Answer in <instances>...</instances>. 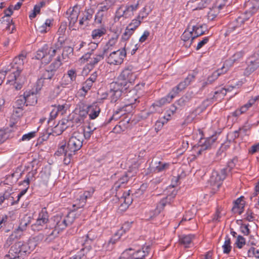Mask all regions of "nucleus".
<instances>
[{"label":"nucleus","instance_id":"obj_1","mask_svg":"<svg viewBox=\"0 0 259 259\" xmlns=\"http://www.w3.org/2000/svg\"><path fill=\"white\" fill-rule=\"evenodd\" d=\"M26 57V55L20 54L14 59L10 69L0 71V85L3 83L6 74L9 73L7 83L13 85V88L16 90L21 89L26 80L25 77L21 74Z\"/></svg>","mask_w":259,"mask_h":259},{"label":"nucleus","instance_id":"obj_2","mask_svg":"<svg viewBox=\"0 0 259 259\" xmlns=\"http://www.w3.org/2000/svg\"><path fill=\"white\" fill-rule=\"evenodd\" d=\"M64 39L59 36L57 41L48 48L45 63H49L53 60L52 64L61 66L63 63L68 62L70 56L72 55L73 49L70 46H64Z\"/></svg>","mask_w":259,"mask_h":259},{"label":"nucleus","instance_id":"obj_3","mask_svg":"<svg viewBox=\"0 0 259 259\" xmlns=\"http://www.w3.org/2000/svg\"><path fill=\"white\" fill-rule=\"evenodd\" d=\"M76 214L74 211L69 212L66 215H56L53 218L54 229L59 232L71 225L74 221Z\"/></svg>","mask_w":259,"mask_h":259},{"label":"nucleus","instance_id":"obj_4","mask_svg":"<svg viewBox=\"0 0 259 259\" xmlns=\"http://www.w3.org/2000/svg\"><path fill=\"white\" fill-rule=\"evenodd\" d=\"M139 6V1L136 4L125 5H121L117 9L115 13V18L119 20L120 18L128 19L132 18L134 15V13L137 11Z\"/></svg>","mask_w":259,"mask_h":259},{"label":"nucleus","instance_id":"obj_5","mask_svg":"<svg viewBox=\"0 0 259 259\" xmlns=\"http://www.w3.org/2000/svg\"><path fill=\"white\" fill-rule=\"evenodd\" d=\"M150 251L149 246H144L141 248H129L123 251V258L144 259Z\"/></svg>","mask_w":259,"mask_h":259},{"label":"nucleus","instance_id":"obj_6","mask_svg":"<svg viewBox=\"0 0 259 259\" xmlns=\"http://www.w3.org/2000/svg\"><path fill=\"white\" fill-rule=\"evenodd\" d=\"M107 55L106 61L110 65H118L121 64L126 56V52L124 47L116 51H111Z\"/></svg>","mask_w":259,"mask_h":259},{"label":"nucleus","instance_id":"obj_7","mask_svg":"<svg viewBox=\"0 0 259 259\" xmlns=\"http://www.w3.org/2000/svg\"><path fill=\"white\" fill-rule=\"evenodd\" d=\"M83 141L82 134L78 132H74L67 142V149L75 153L81 148Z\"/></svg>","mask_w":259,"mask_h":259},{"label":"nucleus","instance_id":"obj_8","mask_svg":"<svg viewBox=\"0 0 259 259\" xmlns=\"http://www.w3.org/2000/svg\"><path fill=\"white\" fill-rule=\"evenodd\" d=\"M60 66H57L53 64H51L44 72L41 77L37 81V88L36 89L40 90L41 87L43 85L44 81L47 79H51L54 76L57 70L59 68Z\"/></svg>","mask_w":259,"mask_h":259},{"label":"nucleus","instance_id":"obj_9","mask_svg":"<svg viewBox=\"0 0 259 259\" xmlns=\"http://www.w3.org/2000/svg\"><path fill=\"white\" fill-rule=\"evenodd\" d=\"M227 168H223L220 171H213L209 179L210 185L213 187V189H219L225 179L227 176Z\"/></svg>","mask_w":259,"mask_h":259},{"label":"nucleus","instance_id":"obj_10","mask_svg":"<svg viewBox=\"0 0 259 259\" xmlns=\"http://www.w3.org/2000/svg\"><path fill=\"white\" fill-rule=\"evenodd\" d=\"M137 100V99L134 98L133 100L130 101L129 103L125 104L123 106L117 108L114 112V113L110 120L112 119L117 120L120 117L126 113L130 112L132 110L133 108L135 107L134 105L135 104Z\"/></svg>","mask_w":259,"mask_h":259},{"label":"nucleus","instance_id":"obj_11","mask_svg":"<svg viewBox=\"0 0 259 259\" xmlns=\"http://www.w3.org/2000/svg\"><path fill=\"white\" fill-rule=\"evenodd\" d=\"M244 6L245 11L242 15L248 19L259 9V0H248L244 3Z\"/></svg>","mask_w":259,"mask_h":259},{"label":"nucleus","instance_id":"obj_12","mask_svg":"<svg viewBox=\"0 0 259 259\" xmlns=\"http://www.w3.org/2000/svg\"><path fill=\"white\" fill-rule=\"evenodd\" d=\"M136 75L133 71V67L132 66H128L125 68L120 74L118 78L125 82L128 84V83L133 82L136 78Z\"/></svg>","mask_w":259,"mask_h":259},{"label":"nucleus","instance_id":"obj_13","mask_svg":"<svg viewBox=\"0 0 259 259\" xmlns=\"http://www.w3.org/2000/svg\"><path fill=\"white\" fill-rule=\"evenodd\" d=\"M21 241H18L13 245L8 253L6 254L3 259H22L21 253Z\"/></svg>","mask_w":259,"mask_h":259},{"label":"nucleus","instance_id":"obj_14","mask_svg":"<svg viewBox=\"0 0 259 259\" xmlns=\"http://www.w3.org/2000/svg\"><path fill=\"white\" fill-rule=\"evenodd\" d=\"M175 94L170 92L166 97H163L158 101L155 102L150 107L151 112H156L159 111L160 108L163 105L170 103L172 99L175 97Z\"/></svg>","mask_w":259,"mask_h":259},{"label":"nucleus","instance_id":"obj_15","mask_svg":"<svg viewBox=\"0 0 259 259\" xmlns=\"http://www.w3.org/2000/svg\"><path fill=\"white\" fill-rule=\"evenodd\" d=\"M195 76L194 74H189L187 77L178 85L174 88L171 91L176 96L179 92L183 91L194 80Z\"/></svg>","mask_w":259,"mask_h":259},{"label":"nucleus","instance_id":"obj_16","mask_svg":"<svg viewBox=\"0 0 259 259\" xmlns=\"http://www.w3.org/2000/svg\"><path fill=\"white\" fill-rule=\"evenodd\" d=\"M94 192L95 190L93 188L84 191L82 194L80 195L79 198L77 200L76 203L73 205H77V208L83 207L85 205L87 199H90L92 197Z\"/></svg>","mask_w":259,"mask_h":259},{"label":"nucleus","instance_id":"obj_17","mask_svg":"<svg viewBox=\"0 0 259 259\" xmlns=\"http://www.w3.org/2000/svg\"><path fill=\"white\" fill-rule=\"evenodd\" d=\"M59 232L57 230L54 228H52L49 230L48 232L46 233L45 236L42 234H39L37 236L36 238L37 240L44 239V242L46 243H50L53 242L55 239L58 237Z\"/></svg>","mask_w":259,"mask_h":259},{"label":"nucleus","instance_id":"obj_18","mask_svg":"<svg viewBox=\"0 0 259 259\" xmlns=\"http://www.w3.org/2000/svg\"><path fill=\"white\" fill-rule=\"evenodd\" d=\"M170 165L169 163L161 161L152 160L150 164V167L151 170H153L155 172H161L168 169Z\"/></svg>","mask_w":259,"mask_h":259},{"label":"nucleus","instance_id":"obj_19","mask_svg":"<svg viewBox=\"0 0 259 259\" xmlns=\"http://www.w3.org/2000/svg\"><path fill=\"white\" fill-rule=\"evenodd\" d=\"M189 29H192L195 38L203 35L206 31V27L205 24L199 23L195 24V22L193 21H191L189 23Z\"/></svg>","mask_w":259,"mask_h":259},{"label":"nucleus","instance_id":"obj_20","mask_svg":"<svg viewBox=\"0 0 259 259\" xmlns=\"http://www.w3.org/2000/svg\"><path fill=\"white\" fill-rule=\"evenodd\" d=\"M250 59L247 67L244 71V74L245 76H249L254 71L259 68V59L256 58L255 55H254V57H251Z\"/></svg>","mask_w":259,"mask_h":259},{"label":"nucleus","instance_id":"obj_21","mask_svg":"<svg viewBox=\"0 0 259 259\" xmlns=\"http://www.w3.org/2000/svg\"><path fill=\"white\" fill-rule=\"evenodd\" d=\"M88 241L86 240L83 245L84 247L81 248L79 252L77 253V254L80 255V259L84 257L85 258H92L94 255V251L92 247L90 245H88Z\"/></svg>","mask_w":259,"mask_h":259},{"label":"nucleus","instance_id":"obj_22","mask_svg":"<svg viewBox=\"0 0 259 259\" xmlns=\"http://www.w3.org/2000/svg\"><path fill=\"white\" fill-rule=\"evenodd\" d=\"M128 88L125 82L122 81L118 77L117 81L112 82L110 84V89L111 91L120 92L121 94L123 91L126 90Z\"/></svg>","mask_w":259,"mask_h":259},{"label":"nucleus","instance_id":"obj_23","mask_svg":"<svg viewBox=\"0 0 259 259\" xmlns=\"http://www.w3.org/2000/svg\"><path fill=\"white\" fill-rule=\"evenodd\" d=\"M80 6L76 5L73 8H70L67 11V13L69 14L68 19L70 21V23L74 24L76 22L80 13Z\"/></svg>","mask_w":259,"mask_h":259},{"label":"nucleus","instance_id":"obj_24","mask_svg":"<svg viewBox=\"0 0 259 259\" xmlns=\"http://www.w3.org/2000/svg\"><path fill=\"white\" fill-rule=\"evenodd\" d=\"M54 22L53 19H47L45 22L41 24H37L35 26L36 31L41 34L46 33L51 29Z\"/></svg>","mask_w":259,"mask_h":259},{"label":"nucleus","instance_id":"obj_25","mask_svg":"<svg viewBox=\"0 0 259 259\" xmlns=\"http://www.w3.org/2000/svg\"><path fill=\"white\" fill-rule=\"evenodd\" d=\"M244 55V53L242 51L237 52L228 60L225 61L224 65H226L227 66H231L235 63H239L242 60Z\"/></svg>","mask_w":259,"mask_h":259},{"label":"nucleus","instance_id":"obj_26","mask_svg":"<svg viewBox=\"0 0 259 259\" xmlns=\"http://www.w3.org/2000/svg\"><path fill=\"white\" fill-rule=\"evenodd\" d=\"M94 12V9L91 8L85 9L83 13V17L79 20V24L88 25L89 22L93 18Z\"/></svg>","mask_w":259,"mask_h":259},{"label":"nucleus","instance_id":"obj_27","mask_svg":"<svg viewBox=\"0 0 259 259\" xmlns=\"http://www.w3.org/2000/svg\"><path fill=\"white\" fill-rule=\"evenodd\" d=\"M23 95L26 100V106L34 105L36 104L37 101V96L34 92L26 91Z\"/></svg>","mask_w":259,"mask_h":259},{"label":"nucleus","instance_id":"obj_28","mask_svg":"<svg viewBox=\"0 0 259 259\" xmlns=\"http://www.w3.org/2000/svg\"><path fill=\"white\" fill-rule=\"evenodd\" d=\"M247 18L242 15L236 18L234 21H232L229 24L228 31H232L235 30L237 28L241 26V25L244 23V22L247 20Z\"/></svg>","mask_w":259,"mask_h":259},{"label":"nucleus","instance_id":"obj_29","mask_svg":"<svg viewBox=\"0 0 259 259\" xmlns=\"http://www.w3.org/2000/svg\"><path fill=\"white\" fill-rule=\"evenodd\" d=\"M175 196L172 195H169L166 197L161 199L157 204L156 207L162 211L165 206L167 205H170L171 203L174 201Z\"/></svg>","mask_w":259,"mask_h":259},{"label":"nucleus","instance_id":"obj_30","mask_svg":"<svg viewBox=\"0 0 259 259\" xmlns=\"http://www.w3.org/2000/svg\"><path fill=\"white\" fill-rule=\"evenodd\" d=\"M118 38V35L115 33L111 38H109L103 48V50L104 51V53L109 54V52L112 51V48L117 43Z\"/></svg>","mask_w":259,"mask_h":259},{"label":"nucleus","instance_id":"obj_31","mask_svg":"<svg viewBox=\"0 0 259 259\" xmlns=\"http://www.w3.org/2000/svg\"><path fill=\"white\" fill-rule=\"evenodd\" d=\"M88 109V115L91 119L96 118L101 112V109L96 104H93L92 105L87 106Z\"/></svg>","mask_w":259,"mask_h":259},{"label":"nucleus","instance_id":"obj_32","mask_svg":"<svg viewBox=\"0 0 259 259\" xmlns=\"http://www.w3.org/2000/svg\"><path fill=\"white\" fill-rule=\"evenodd\" d=\"M130 176L128 174L125 172L122 175L120 178L117 181L114 185V188L117 190L121 187H124L129 180Z\"/></svg>","mask_w":259,"mask_h":259},{"label":"nucleus","instance_id":"obj_33","mask_svg":"<svg viewBox=\"0 0 259 259\" xmlns=\"http://www.w3.org/2000/svg\"><path fill=\"white\" fill-rule=\"evenodd\" d=\"M21 244L20 249L22 255L25 253H29L35 246V243L32 240H29L27 243L21 242Z\"/></svg>","mask_w":259,"mask_h":259},{"label":"nucleus","instance_id":"obj_34","mask_svg":"<svg viewBox=\"0 0 259 259\" xmlns=\"http://www.w3.org/2000/svg\"><path fill=\"white\" fill-rule=\"evenodd\" d=\"M181 38L184 41H190V45L192 44L193 40L195 38L194 36L192 29H189V24L187 28L185 30L181 36Z\"/></svg>","mask_w":259,"mask_h":259},{"label":"nucleus","instance_id":"obj_35","mask_svg":"<svg viewBox=\"0 0 259 259\" xmlns=\"http://www.w3.org/2000/svg\"><path fill=\"white\" fill-rule=\"evenodd\" d=\"M106 53H104V51L100 52L99 53L95 54L93 58H91L90 61V64L91 66H95L97 65L99 62L103 61L104 58V56L107 55Z\"/></svg>","mask_w":259,"mask_h":259},{"label":"nucleus","instance_id":"obj_36","mask_svg":"<svg viewBox=\"0 0 259 259\" xmlns=\"http://www.w3.org/2000/svg\"><path fill=\"white\" fill-rule=\"evenodd\" d=\"M228 68H226L224 65L220 69L214 71L210 75L207 77L208 81L209 83H212L215 81L218 77L222 73L226 72Z\"/></svg>","mask_w":259,"mask_h":259},{"label":"nucleus","instance_id":"obj_37","mask_svg":"<svg viewBox=\"0 0 259 259\" xmlns=\"http://www.w3.org/2000/svg\"><path fill=\"white\" fill-rule=\"evenodd\" d=\"M194 237L195 236L192 234L182 235L180 238V242L185 247H189Z\"/></svg>","mask_w":259,"mask_h":259},{"label":"nucleus","instance_id":"obj_38","mask_svg":"<svg viewBox=\"0 0 259 259\" xmlns=\"http://www.w3.org/2000/svg\"><path fill=\"white\" fill-rule=\"evenodd\" d=\"M29 223V221H26L24 219L22 220L18 227L12 233L15 234L17 237L20 238Z\"/></svg>","mask_w":259,"mask_h":259},{"label":"nucleus","instance_id":"obj_39","mask_svg":"<svg viewBox=\"0 0 259 259\" xmlns=\"http://www.w3.org/2000/svg\"><path fill=\"white\" fill-rule=\"evenodd\" d=\"M48 45H45L42 48L38 50L36 53L35 58L36 59L39 60L44 59V63L46 61V59L48 58L47 56Z\"/></svg>","mask_w":259,"mask_h":259},{"label":"nucleus","instance_id":"obj_40","mask_svg":"<svg viewBox=\"0 0 259 259\" xmlns=\"http://www.w3.org/2000/svg\"><path fill=\"white\" fill-rule=\"evenodd\" d=\"M161 211L156 206L154 209L150 210L145 213L146 220L154 221L160 213Z\"/></svg>","mask_w":259,"mask_h":259},{"label":"nucleus","instance_id":"obj_41","mask_svg":"<svg viewBox=\"0 0 259 259\" xmlns=\"http://www.w3.org/2000/svg\"><path fill=\"white\" fill-rule=\"evenodd\" d=\"M106 29L104 27L94 29L92 31L91 36L93 39H97L105 35L106 33Z\"/></svg>","mask_w":259,"mask_h":259},{"label":"nucleus","instance_id":"obj_42","mask_svg":"<svg viewBox=\"0 0 259 259\" xmlns=\"http://www.w3.org/2000/svg\"><path fill=\"white\" fill-rule=\"evenodd\" d=\"M258 100L259 96L251 97L247 103L240 107L242 110V112H243L244 113H245L255 103V102Z\"/></svg>","mask_w":259,"mask_h":259},{"label":"nucleus","instance_id":"obj_43","mask_svg":"<svg viewBox=\"0 0 259 259\" xmlns=\"http://www.w3.org/2000/svg\"><path fill=\"white\" fill-rule=\"evenodd\" d=\"M36 174V170L29 171L26 176L25 179L21 183L20 185H24V186L29 187L30 181L34 179Z\"/></svg>","mask_w":259,"mask_h":259},{"label":"nucleus","instance_id":"obj_44","mask_svg":"<svg viewBox=\"0 0 259 259\" xmlns=\"http://www.w3.org/2000/svg\"><path fill=\"white\" fill-rule=\"evenodd\" d=\"M113 4L114 2L112 0H105L100 4L99 11L105 13L113 5Z\"/></svg>","mask_w":259,"mask_h":259},{"label":"nucleus","instance_id":"obj_45","mask_svg":"<svg viewBox=\"0 0 259 259\" xmlns=\"http://www.w3.org/2000/svg\"><path fill=\"white\" fill-rule=\"evenodd\" d=\"M65 142H62L59 144L57 151L56 152L55 154L57 156L65 155L67 153H69V151L67 149V147H66Z\"/></svg>","mask_w":259,"mask_h":259},{"label":"nucleus","instance_id":"obj_46","mask_svg":"<svg viewBox=\"0 0 259 259\" xmlns=\"http://www.w3.org/2000/svg\"><path fill=\"white\" fill-rule=\"evenodd\" d=\"M243 198V196H241L237 198L234 202V206L233 209L234 210L236 208H238L239 209V214H241L243 212L244 209V202Z\"/></svg>","mask_w":259,"mask_h":259},{"label":"nucleus","instance_id":"obj_47","mask_svg":"<svg viewBox=\"0 0 259 259\" xmlns=\"http://www.w3.org/2000/svg\"><path fill=\"white\" fill-rule=\"evenodd\" d=\"M226 95V91L225 88H221L217 89L214 92L213 99L215 100H221Z\"/></svg>","mask_w":259,"mask_h":259},{"label":"nucleus","instance_id":"obj_48","mask_svg":"<svg viewBox=\"0 0 259 259\" xmlns=\"http://www.w3.org/2000/svg\"><path fill=\"white\" fill-rule=\"evenodd\" d=\"M47 224V223L37 219L35 223L31 225V229L35 232L40 231Z\"/></svg>","mask_w":259,"mask_h":259},{"label":"nucleus","instance_id":"obj_49","mask_svg":"<svg viewBox=\"0 0 259 259\" xmlns=\"http://www.w3.org/2000/svg\"><path fill=\"white\" fill-rule=\"evenodd\" d=\"M221 9L215 4L208 13V17L209 19L213 20L220 13Z\"/></svg>","mask_w":259,"mask_h":259},{"label":"nucleus","instance_id":"obj_50","mask_svg":"<svg viewBox=\"0 0 259 259\" xmlns=\"http://www.w3.org/2000/svg\"><path fill=\"white\" fill-rule=\"evenodd\" d=\"M55 109L57 111V112L61 114V115H63L65 113H66L67 110L69 108L68 105L67 104L66 102H64L62 104H58V105H55L53 106Z\"/></svg>","mask_w":259,"mask_h":259},{"label":"nucleus","instance_id":"obj_51","mask_svg":"<svg viewBox=\"0 0 259 259\" xmlns=\"http://www.w3.org/2000/svg\"><path fill=\"white\" fill-rule=\"evenodd\" d=\"M75 111L77 113V114L82 117L83 119H84L89 113L87 106H79V108L76 109Z\"/></svg>","mask_w":259,"mask_h":259},{"label":"nucleus","instance_id":"obj_52","mask_svg":"<svg viewBox=\"0 0 259 259\" xmlns=\"http://www.w3.org/2000/svg\"><path fill=\"white\" fill-rule=\"evenodd\" d=\"M222 247L224 253L229 254L231 251L232 246H231V239L229 236L227 235L226 236L225 241Z\"/></svg>","mask_w":259,"mask_h":259},{"label":"nucleus","instance_id":"obj_53","mask_svg":"<svg viewBox=\"0 0 259 259\" xmlns=\"http://www.w3.org/2000/svg\"><path fill=\"white\" fill-rule=\"evenodd\" d=\"M132 197L128 192H124L120 198L121 202H123L127 206H128L132 203Z\"/></svg>","mask_w":259,"mask_h":259},{"label":"nucleus","instance_id":"obj_54","mask_svg":"<svg viewBox=\"0 0 259 259\" xmlns=\"http://www.w3.org/2000/svg\"><path fill=\"white\" fill-rule=\"evenodd\" d=\"M49 214L46 207L41 209V211L38 213L37 219L42 221L46 223L49 222Z\"/></svg>","mask_w":259,"mask_h":259},{"label":"nucleus","instance_id":"obj_55","mask_svg":"<svg viewBox=\"0 0 259 259\" xmlns=\"http://www.w3.org/2000/svg\"><path fill=\"white\" fill-rule=\"evenodd\" d=\"M150 13V11H147V6H145L139 13L138 16L136 17L139 20L142 22Z\"/></svg>","mask_w":259,"mask_h":259},{"label":"nucleus","instance_id":"obj_56","mask_svg":"<svg viewBox=\"0 0 259 259\" xmlns=\"http://www.w3.org/2000/svg\"><path fill=\"white\" fill-rule=\"evenodd\" d=\"M26 106V100L23 95L19 97L18 99L15 101L13 106L14 108H23L24 106Z\"/></svg>","mask_w":259,"mask_h":259},{"label":"nucleus","instance_id":"obj_57","mask_svg":"<svg viewBox=\"0 0 259 259\" xmlns=\"http://www.w3.org/2000/svg\"><path fill=\"white\" fill-rule=\"evenodd\" d=\"M131 227V223L129 222L125 223L121 228L116 232V235L122 236L123 234L130 230Z\"/></svg>","mask_w":259,"mask_h":259},{"label":"nucleus","instance_id":"obj_58","mask_svg":"<svg viewBox=\"0 0 259 259\" xmlns=\"http://www.w3.org/2000/svg\"><path fill=\"white\" fill-rule=\"evenodd\" d=\"M192 92L187 93L185 96L182 97L178 101V104L180 106H184L192 98Z\"/></svg>","mask_w":259,"mask_h":259},{"label":"nucleus","instance_id":"obj_59","mask_svg":"<svg viewBox=\"0 0 259 259\" xmlns=\"http://www.w3.org/2000/svg\"><path fill=\"white\" fill-rule=\"evenodd\" d=\"M141 23V22L136 18L132 20L131 22L127 25V27L135 32L136 29L140 25Z\"/></svg>","mask_w":259,"mask_h":259},{"label":"nucleus","instance_id":"obj_60","mask_svg":"<svg viewBox=\"0 0 259 259\" xmlns=\"http://www.w3.org/2000/svg\"><path fill=\"white\" fill-rule=\"evenodd\" d=\"M134 32L133 30H131L128 27H126L124 32L122 35L121 40L123 41H126L131 37V36L134 34Z\"/></svg>","mask_w":259,"mask_h":259},{"label":"nucleus","instance_id":"obj_61","mask_svg":"<svg viewBox=\"0 0 259 259\" xmlns=\"http://www.w3.org/2000/svg\"><path fill=\"white\" fill-rule=\"evenodd\" d=\"M67 128V126H62L60 124L58 123L53 129V133L56 135H61L65 130Z\"/></svg>","mask_w":259,"mask_h":259},{"label":"nucleus","instance_id":"obj_62","mask_svg":"<svg viewBox=\"0 0 259 259\" xmlns=\"http://www.w3.org/2000/svg\"><path fill=\"white\" fill-rule=\"evenodd\" d=\"M111 102L115 103L121 97L122 94L119 92L111 91L110 89Z\"/></svg>","mask_w":259,"mask_h":259},{"label":"nucleus","instance_id":"obj_63","mask_svg":"<svg viewBox=\"0 0 259 259\" xmlns=\"http://www.w3.org/2000/svg\"><path fill=\"white\" fill-rule=\"evenodd\" d=\"M105 13L98 10L95 16L94 22L95 24L100 25L102 23L103 18Z\"/></svg>","mask_w":259,"mask_h":259},{"label":"nucleus","instance_id":"obj_64","mask_svg":"<svg viewBox=\"0 0 259 259\" xmlns=\"http://www.w3.org/2000/svg\"><path fill=\"white\" fill-rule=\"evenodd\" d=\"M93 84V82H92L91 81H90L88 79L83 83L81 90L84 92V95H85L86 93L91 89Z\"/></svg>","mask_w":259,"mask_h":259}]
</instances>
